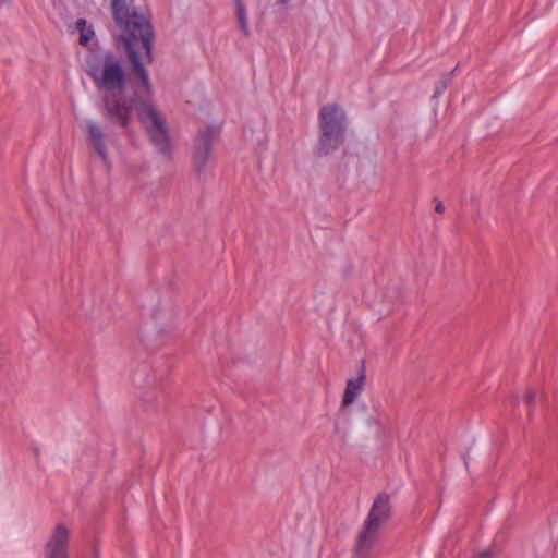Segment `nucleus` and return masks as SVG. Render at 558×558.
Returning a JSON list of instances; mask_svg holds the SVG:
<instances>
[{"instance_id":"obj_3","label":"nucleus","mask_w":558,"mask_h":558,"mask_svg":"<svg viewBox=\"0 0 558 558\" xmlns=\"http://www.w3.org/2000/svg\"><path fill=\"white\" fill-rule=\"evenodd\" d=\"M319 151L322 154H329L337 148L344 141L347 131V118L341 106L338 104L324 105L319 110Z\"/></svg>"},{"instance_id":"obj_16","label":"nucleus","mask_w":558,"mask_h":558,"mask_svg":"<svg viewBox=\"0 0 558 558\" xmlns=\"http://www.w3.org/2000/svg\"><path fill=\"white\" fill-rule=\"evenodd\" d=\"M435 210H436L437 213H440V214H441V213H444V211H445V205H444V203H442V202H438V203L436 204Z\"/></svg>"},{"instance_id":"obj_14","label":"nucleus","mask_w":558,"mask_h":558,"mask_svg":"<svg viewBox=\"0 0 558 558\" xmlns=\"http://www.w3.org/2000/svg\"><path fill=\"white\" fill-rule=\"evenodd\" d=\"M366 425L368 427H373V426L377 427V426H379V421L375 416H369V417L366 418Z\"/></svg>"},{"instance_id":"obj_2","label":"nucleus","mask_w":558,"mask_h":558,"mask_svg":"<svg viewBox=\"0 0 558 558\" xmlns=\"http://www.w3.org/2000/svg\"><path fill=\"white\" fill-rule=\"evenodd\" d=\"M111 10L118 40L123 44L136 77L149 94L151 85L145 64L153 61L154 31L150 14L147 9L131 5L126 0H111Z\"/></svg>"},{"instance_id":"obj_8","label":"nucleus","mask_w":558,"mask_h":558,"mask_svg":"<svg viewBox=\"0 0 558 558\" xmlns=\"http://www.w3.org/2000/svg\"><path fill=\"white\" fill-rule=\"evenodd\" d=\"M365 376L364 373H360L356 377L350 378L347 381V387L343 393V405L348 407L352 404L356 398L362 393L364 388Z\"/></svg>"},{"instance_id":"obj_1","label":"nucleus","mask_w":558,"mask_h":558,"mask_svg":"<svg viewBox=\"0 0 558 558\" xmlns=\"http://www.w3.org/2000/svg\"><path fill=\"white\" fill-rule=\"evenodd\" d=\"M85 72L102 95L108 119L128 129L134 110L153 145L162 154L170 151V135L165 117L150 100L126 97L128 75L123 62L110 52L90 51L83 61Z\"/></svg>"},{"instance_id":"obj_10","label":"nucleus","mask_w":558,"mask_h":558,"mask_svg":"<svg viewBox=\"0 0 558 558\" xmlns=\"http://www.w3.org/2000/svg\"><path fill=\"white\" fill-rule=\"evenodd\" d=\"M209 156V144L205 135H201L197 142L196 159L201 166H204Z\"/></svg>"},{"instance_id":"obj_6","label":"nucleus","mask_w":558,"mask_h":558,"mask_svg":"<svg viewBox=\"0 0 558 558\" xmlns=\"http://www.w3.org/2000/svg\"><path fill=\"white\" fill-rule=\"evenodd\" d=\"M390 514V497L387 494L381 493L375 498L365 522L381 529L384 524L389 520Z\"/></svg>"},{"instance_id":"obj_17","label":"nucleus","mask_w":558,"mask_h":558,"mask_svg":"<svg viewBox=\"0 0 558 558\" xmlns=\"http://www.w3.org/2000/svg\"><path fill=\"white\" fill-rule=\"evenodd\" d=\"M0 1H1V2H3V3H8V2H10L11 0H0Z\"/></svg>"},{"instance_id":"obj_5","label":"nucleus","mask_w":558,"mask_h":558,"mask_svg":"<svg viewBox=\"0 0 558 558\" xmlns=\"http://www.w3.org/2000/svg\"><path fill=\"white\" fill-rule=\"evenodd\" d=\"M69 529L58 524L47 541L45 558H69Z\"/></svg>"},{"instance_id":"obj_7","label":"nucleus","mask_w":558,"mask_h":558,"mask_svg":"<svg viewBox=\"0 0 558 558\" xmlns=\"http://www.w3.org/2000/svg\"><path fill=\"white\" fill-rule=\"evenodd\" d=\"M379 527L364 523L362 531L360 532L356 541L355 553L357 558H368L372 551L375 549L378 536Z\"/></svg>"},{"instance_id":"obj_13","label":"nucleus","mask_w":558,"mask_h":558,"mask_svg":"<svg viewBox=\"0 0 558 558\" xmlns=\"http://www.w3.org/2000/svg\"><path fill=\"white\" fill-rule=\"evenodd\" d=\"M536 400V393L534 391H526L522 398V401L531 409Z\"/></svg>"},{"instance_id":"obj_4","label":"nucleus","mask_w":558,"mask_h":558,"mask_svg":"<svg viewBox=\"0 0 558 558\" xmlns=\"http://www.w3.org/2000/svg\"><path fill=\"white\" fill-rule=\"evenodd\" d=\"M83 132L88 145L101 160L104 167L107 170H110L112 168V160L109 156L106 135L102 126L93 119H86L83 124Z\"/></svg>"},{"instance_id":"obj_15","label":"nucleus","mask_w":558,"mask_h":558,"mask_svg":"<svg viewBox=\"0 0 558 558\" xmlns=\"http://www.w3.org/2000/svg\"><path fill=\"white\" fill-rule=\"evenodd\" d=\"M493 557H494L493 550L485 549V550L478 553L476 558H493Z\"/></svg>"},{"instance_id":"obj_11","label":"nucleus","mask_w":558,"mask_h":558,"mask_svg":"<svg viewBox=\"0 0 558 558\" xmlns=\"http://www.w3.org/2000/svg\"><path fill=\"white\" fill-rule=\"evenodd\" d=\"M236 19H238L240 28L244 33H248V22H247V17H246L245 8L240 0L236 1Z\"/></svg>"},{"instance_id":"obj_9","label":"nucleus","mask_w":558,"mask_h":558,"mask_svg":"<svg viewBox=\"0 0 558 558\" xmlns=\"http://www.w3.org/2000/svg\"><path fill=\"white\" fill-rule=\"evenodd\" d=\"M75 29L78 33V43L81 46L87 47L96 39L94 25L85 19H78L75 22Z\"/></svg>"},{"instance_id":"obj_12","label":"nucleus","mask_w":558,"mask_h":558,"mask_svg":"<svg viewBox=\"0 0 558 558\" xmlns=\"http://www.w3.org/2000/svg\"><path fill=\"white\" fill-rule=\"evenodd\" d=\"M119 167L125 174H132L135 172V166L129 160L124 154H120Z\"/></svg>"}]
</instances>
